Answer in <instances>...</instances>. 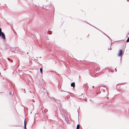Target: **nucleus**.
Here are the masks:
<instances>
[{
  "mask_svg": "<svg viewBox=\"0 0 129 129\" xmlns=\"http://www.w3.org/2000/svg\"><path fill=\"white\" fill-rule=\"evenodd\" d=\"M127 2H128V1H129V0H127Z\"/></svg>",
  "mask_w": 129,
  "mask_h": 129,
  "instance_id": "b1692460",
  "label": "nucleus"
},
{
  "mask_svg": "<svg viewBox=\"0 0 129 129\" xmlns=\"http://www.w3.org/2000/svg\"><path fill=\"white\" fill-rule=\"evenodd\" d=\"M79 127H80V125H79V124H77V127H76V129H79Z\"/></svg>",
  "mask_w": 129,
  "mask_h": 129,
  "instance_id": "1a4fd4ad",
  "label": "nucleus"
},
{
  "mask_svg": "<svg viewBox=\"0 0 129 129\" xmlns=\"http://www.w3.org/2000/svg\"><path fill=\"white\" fill-rule=\"evenodd\" d=\"M41 82H43V81H41Z\"/></svg>",
  "mask_w": 129,
  "mask_h": 129,
  "instance_id": "a878e982",
  "label": "nucleus"
},
{
  "mask_svg": "<svg viewBox=\"0 0 129 129\" xmlns=\"http://www.w3.org/2000/svg\"><path fill=\"white\" fill-rule=\"evenodd\" d=\"M26 124H25V125H24V129H27L26 128Z\"/></svg>",
  "mask_w": 129,
  "mask_h": 129,
  "instance_id": "f8f14e48",
  "label": "nucleus"
},
{
  "mask_svg": "<svg viewBox=\"0 0 129 129\" xmlns=\"http://www.w3.org/2000/svg\"><path fill=\"white\" fill-rule=\"evenodd\" d=\"M122 53V49H120L119 51V52L118 54V56L121 57Z\"/></svg>",
  "mask_w": 129,
  "mask_h": 129,
  "instance_id": "7ed1b4c3",
  "label": "nucleus"
},
{
  "mask_svg": "<svg viewBox=\"0 0 129 129\" xmlns=\"http://www.w3.org/2000/svg\"><path fill=\"white\" fill-rule=\"evenodd\" d=\"M115 70H116V68H115Z\"/></svg>",
  "mask_w": 129,
  "mask_h": 129,
  "instance_id": "4be33fe9",
  "label": "nucleus"
},
{
  "mask_svg": "<svg viewBox=\"0 0 129 129\" xmlns=\"http://www.w3.org/2000/svg\"><path fill=\"white\" fill-rule=\"evenodd\" d=\"M71 87H73L74 88L75 86V82H73V83H72L71 84Z\"/></svg>",
  "mask_w": 129,
  "mask_h": 129,
  "instance_id": "20e7f679",
  "label": "nucleus"
},
{
  "mask_svg": "<svg viewBox=\"0 0 129 129\" xmlns=\"http://www.w3.org/2000/svg\"><path fill=\"white\" fill-rule=\"evenodd\" d=\"M51 100H52V101H56V100L55 99V98H54L53 97H52V98H51Z\"/></svg>",
  "mask_w": 129,
  "mask_h": 129,
  "instance_id": "0eeeda50",
  "label": "nucleus"
},
{
  "mask_svg": "<svg viewBox=\"0 0 129 129\" xmlns=\"http://www.w3.org/2000/svg\"><path fill=\"white\" fill-rule=\"evenodd\" d=\"M32 94V92H31V91H30L29 92V95H31V94Z\"/></svg>",
  "mask_w": 129,
  "mask_h": 129,
  "instance_id": "aec40b11",
  "label": "nucleus"
},
{
  "mask_svg": "<svg viewBox=\"0 0 129 129\" xmlns=\"http://www.w3.org/2000/svg\"><path fill=\"white\" fill-rule=\"evenodd\" d=\"M106 36L111 41H112V40L110 38V37H109L107 35H106Z\"/></svg>",
  "mask_w": 129,
  "mask_h": 129,
  "instance_id": "4468645a",
  "label": "nucleus"
},
{
  "mask_svg": "<svg viewBox=\"0 0 129 129\" xmlns=\"http://www.w3.org/2000/svg\"><path fill=\"white\" fill-rule=\"evenodd\" d=\"M66 92L67 93H68V92Z\"/></svg>",
  "mask_w": 129,
  "mask_h": 129,
  "instance_id": "393cba45",
  "label": "nucleus"
},
{
  "mask_svg": "<svg viewBox=\"0 0 129 129\" xmlns=\"http://www.w3.org/2000/svg\"><path fill=\"white\" fill-rule=\"evenodd\" d=\"M0 37H1L4 40H6L5 35L3 32L0 33Z\"/></svg>",
  "mask_w": 129,
  "mask_h": 129,
  "instance_id": "f03ea898",
  "label": "nucleus"
},
{
  "mask_svg": "<svg viewBox=\"0 0 129 129\" xmlns=\"http://www.w3.org/2000/svg\"><path fill=\"white\" fill-rule=\"evenodd\" d=\"M55 73L57 75H58L59 76V74L57 73V72H55Z\"/></svg>",
  "mask_w": 129,
  "mask_h": 129,
  "instance_id": "a211bd4d",
  "label": "nucleus"
},
{
  "mask_svg": "<svg viewBox=\"0 0 129 129\" xmlns=\"http://www.w3.org/2000/svg\"><path fill=\"white\" fill-rule=\"evenodd\" d=\"M39 84L41 86H42V85H44V84H43L41 82Z\"/></svg>",
  "mask_w": 129,
  "mask_h": 129,
  "instance_id": "2eb2a0df",
  "label": "nucleus"
},
{
  "mask_svg": "<svg viewBox=\"0 0 129 129\" xmlns=\"http://www.w3.org/2000/svg\"><path fill=\"white\" fill-rule=\"evenodd\" d=\"M52 33V32L51 31H48L47 32V34L48 35H50Z\"/></svg>",
  "mask_w": 129,
  "mask_h": 129,
  "instance_id": "423d86ee",
  "label": "nucleus"
},
{
  "mask_svg": "<svg viewBox=\"0 0 129 129\" xmlns=\"http://www.w3.org/2000/svg\"><path fill=\"white\" fill-rule=\"evenodd\" d=\"M48 8H49V7H45V9H48Z\"/></svg>",
  "mask_w": 129,
  "mask_h": 129,
  "instance_id": "6ab92c4d",
  "label": "nucleus"
},
{
  "mask_svg": "<svg viewBox=\"0 0 129 129\" xmlns=\"http://www.w3.org/2000/svg\"><path fill=\"white\" fill-rule=\"evenodd\" d=\"M24 125H25V124H26V122L25 121V120L24 121Z\"/></svg>",
  "mask_w": 129,
  "mask_h": 129,
  "instance_id": "412c9836",
  "label": "nucleus"
},
{
  "mask_svg": "<svg viewBox=\"0 0 129 129\" xmlns=\"http://www.w3.org/2000/svg\"><path fill=\"white\" fill-rule=\"evenodd\" d=\"M117 41H114V42H111V46H110V49H108V50H109L110 49V50H111V46H112V45L113 43L114 42H117Z\"/></svg>",
  "mask_w": 129,
  "mask_h": 129,
  "instance_id": "6e6552de",
  "label": "nucleus"
},
{
  "mask_svg": "<svg viewBox=\"0 0 129 129\" xmlns=\"http://www.w3.org/2000/svg\"><path fill=\"white\" fill-rule=\"evenodd\" d=\"M126 42H129V37L128 38L126 41Z\"/></svg>",
  "mask_w": 129,
  "mask_h": 129,
  "instance_id": "ddd939ff",
  "label": "nucleus"
},
{
  "mask_svg": "<svg viewBox=\"0 0 129 129\" xmlns=\"http://www.w3.org/2000/svg\"><path fill=\"white\" fill-rule=\"evenodd\" d=\"M94 87V86H92V88H93Z\"/></svg>",
  "mask_w": 129,
  "mask_h": 129,
  "instance_id": "5701e85b",
  "label": "nucleus"
},
{
  "mask_svg": "<svg viewBox=\"0 0 129 129\" xmlns=\"http://www.w3.org/2000/svg\"><path fill=\"white\" fill-rule=\"evenodd\" d=\"M55 101L58 104H60V102L57 100H56Z\"/></svg>",
  "mask_w": 129,
  "mask_h": 129,
  "instance_id": "9d476101",
  "label": "nucleus"
},
{
  "mask_svg": "<svg viewBox=\"0 0 129 129\" xmlns=\"http://www.w3.org/2000/svg\"><path fill=\"white\" fill-rule=\"evenodd\" d=\"M89 23V24H90V25H91L92 26H93V27H94L95 28H96L98 30H99L96 27H95V26H93V25H91V24H89V23Z\"/></svg>",
  "mask_w": 129,
  "mask_h": 129,
  "instance_id": "9b49d317",
  "label": "nucleus"
},
{
  "mask_svg": "<svg viewBox=\"0 0 129 129\" xmlns=\"http://www.w3.org/2000/svg\"><path fill=\"white\" fill-rule=\"evenodd\" d=\"M100 31L102 33V34H103L104 35H105L106 36V35H107L105 33H104V32H102V31Z\"/></svg>",
  "mask_w": 129,
  "mask_h": 129,
  "instance_id": "f3484780",
  "label": "nucleus"
},
{
  "mask_svg": "<svg viewBox=\"0 0 129 129\" xmlns=\"http://www.w3.org/2000/svg\"><path fill=\"white\" fill-rule=\"evenodd\" d=\"M129 33L128 34V35H129Z\"/></svg>",
  "mask_w": 129,
  "mask_h": 129,
  "instance_id": "bb28decb",
  "label": "nucleus"
},
{
  "mask_svg": "<svg viewBox=\"0 0 129 129\" xmlns=\"http://www.w3.org/2000/svg\"><path fill=\"white\" fill-rule=\"evenodd\" d=\"M3 32L2 31V29L1 28H0V33H3Z\"/></svg>",
  "mask_w": 129,
  "mask_h": 129,
  "instance_id": "dca6fc26",
  "label": "nucleus"
},
{
  "mask_svg": "<svg viewBox=\"0 0 129 129\" xmlns=\"http://www.w3.org/2000/svg\"><path fill=\"white\" fill-rule=\"evenodd\" d=\"M42 71H43V69L42 68H41L40 69V71L41 73L42 74Z\"/></svg>",
  "mask_w": 129,
  "mask_h": 129,
  "instance_id": "39448f33",
  "label": "nucleus"
},
{
  "mask_svg": "<svg viewBox=\"0 0 129 129\" xmlns=\"http://www.w3.org/2000/svg\"><path fill=\"white\" fill-rule=\"evenodd\" d=\"M60 111L63 119H66V112L64 110L62 109L60 110Z\"/></svg>",
  "mask_w": 129,
  "mask_h": 129,
  "instance_id": "f257e3e1",
  "label": "nucleus"
}]
</instances>
